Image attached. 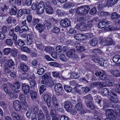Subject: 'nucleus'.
Segmentation results:
<instances>
[{
    "label": "nucleus",
    "mask_w": 120,
    "mask_h": 120,
    "mask_svg": "<svg viewBox=\"0 0 120 120\" xmlns=\"http://www.w3.org/2000/svg\"><path fill=\"white\" fill-rule=\"evenodd\" d=\"M90 8L88 5H84L78 8L76 10V13L79 15H83L89 12Z\"/></svg>",
    "instance_id": "1"
},
{
    "label": "nucleus",
    "mask_w": 120,
    "mask_h": 120,
    "mask_svg": "<svg viewBox=\"0 0 120 120\" xmlns=\"http://www.w3.org/2000/svg\"><path fill=\"white\" fill-rule=\"evenodd\" d=\"M51 26V24L50 22L47 21L44 23V25L39 23L38 24V30L40 33H41L43 30L44 28L48 30H49Z\"/></svg>",
    "instance_id": "2"
},
{
    "label": "nucleus",
    "mask_w": 120,
    "mask_h": 120,
    "mask_svg": "<svg viewBox=\"0 0 120 120\" xmlns=\"http://www.w3.org/2000/svg\"><path fill=\"white\" fill-rule=\"evenodd\" d=\"M51 82H52V83H50L51 85H53L52 78L50 76L48 75L46 73H45L42 76V79L41 81V83L46 85L48 83H49Z\"/></svg>",
    "instance_id": "3"
},
{
    "label": "nucleus",
    "mask_w": 120,
    "mask_h": 120,
    "mask_svg": "<svg viewBox=\"0 0 120 120\" xmlns=\"http://www.w3.org/2000/svg\"><path fill=\"white\" fill-rule=\"evenodd\" d=\"M94 74L97 76H99V79L100 80H105L107 78V77L105 71L102 70L95 71Z\"/></svg>",
    "instance_id": "4"
},
{
    "label": "nucleus",
    "mask_w": 120,
    "mask_h": 120,
    "mask_svg": "<svg viewBox=\"0 0 120 120\" xmlns=\"http://www.w3.org/2000/svg\"><path fill=\"white\" fill-rule=\"evenodd\" d=\"M64 107L65 109L68 112H71L72 114L74 115L76 113V112L75 111L73 112L72 110V106L71 102L69 101H66L64 103Z\"/></svg>",
    "instance_id": "5"
},
{
    "label": "nucleus",
    "mask_w": 120,
    "mask_h": 120,
    "mask_svg": "<svg viewBox=\"0 0 120 120\" xmlns=\"http://www.w3.org/2000/svg\"><path fill=\"white\" fill-rule=\"evenodd\" d=\"M92 59L94 62L99 63L102 67L104 66L105 60L103 58H100L97 56L96 55H94L92 56Z\"/></svg>",
    "instance_id": "6"
},
{
    "label": "nucleus",
    "mask_w": 120,
    "mask_h": 120,
    "mask_svg": "<svg viewBox=\"0 0 120 120\" xmlns=\"http://www.w3.org/2000/svg\"><path fill=\"white\" fill-rule=\"evenodd\" d=\"M60 23L61 26L64 28H66L70 26L71 22L69 19H65L61 20L60 22Z\"/></svg>",
    "instance_id": "7"
},
{
    "label": "nucleus",
    "mask_w": 120,
    "mask_h": 120,
    "mask_svg": "<svg viewBox=\"0 0 120 120\" xmlns=\"http://www.w3.org/2000/svg\"><path fill=\"white\" fill-rule=\"evenodd\" d=\"M108 99L114 103H117L118 100L116 94L112 92H110L108 97Z\"/></svg>",
    "instance_id": "8"
},
{
    "label": "nucleus",
    "mask_w": 120,
    "mask_h": 120,
    "mask_svg": "<svg viewBox=\"0 0 120 120\" xmlns=\"http://www.w3.org/2000/svg\"><path fill=\"white\" fill-rule=\"evenodd\" d=\"M54 89L56 91L59 93V95H61L63 91L62 85L60 83H58L55 85Z\"/></svg>",
    "instance_id": "9"
},
{
    "label": "nucleus",
    "mask_w": 120,
    "mask_h": 120,
    "mask_svg": "<svg viewBox=\"0 0 120 120\" xmlns=\"http://www.w3.org/2000/svg\"><path fill=\"white\" fill-rule=\"evenodd\" d=\"M51 95L48 94H46L44 96V98L45 101L48 107L49 108L50 107V98Z\"/></svg>",
    "instance_id": "10"
},
{
    "label": "nucleus",
    "mask_w": 120,
    "mask_h": 120,
    "mask_svg": "<svg viewBox=\"0 0 120 120\" xmlns=\"http://www.w3.org/2000/svg\"><path fill=\"white\" fill-rule=\"evenodd\" d=\"M20 87V83L18 82H16L14 83L13 88L12 89V91L14 93H16L19 92V90H16L15 89H18Z\"/></svg>",
    "instance_id": "11"
},
{
    "label": "nucleus",
    "mask_w": 120,
    "mask_h": 120,
    "mask_svg": "<svg viewBox=\"0 0 120 120\" xmlns=\"http://www.w3.org/2000/svg\"><path fill=\"white\" fill-rule=\"evenodd\" d=\"M30 89V87L28 84H24L22 86V90L25 95H27L29 93Z\"/></svg>",
    "instance_id": "12"
},
{
    "label": "nucleus",
    "mask_w": 120,
    "mask_h": 120,
    "mask_svg": "<svg viewBox=\"0 0 120 120\" xmlns=\"http://www.w3.org/2000/svg\"><path fill=\"white\" fill-rule=\"evenodd\" d=\"M119 0H108L105 6L109 7L115 4Z\"/></svg>",
    "instance_id": "13"
},
{
    "label": "nucleus",
    "mask_w": 120,
    "mask_h": 120,
    "mask_svg": "<svg viewBox=\"0 0 120 120\" xmlns=\"http://www.w3.org/2000/svg\"><path fill=\"white\" fill-rule=\"evenodd\" d=\"M52 101L56 109H58L59 107L58 100L55 96H53L52 98Z\"/></svg>",
    "instance_id": "14"
},
{
    "label": "nucleus",
    "mask_w": 120,
    "mask_h": 120,
    "mask_svg": "<svg viewBox=\"0 0 120 120\" xmlns=\"http://www.w3.org/2000/svg\"><path fill=\"white\" fill-rule=\"evenodd\" d=\"M108 21L104 20L99 22L98 25V27L101 29L103 28L106 26L108 24Z\"/></svg>",
    "instance_id": "15"
},
{
    "label": "nucleus",
    "mask_w": 120,
    "mask_h": 120,
    "mask_svg": "<svg viewBox=\"0 0 120 120\" xmlns=\"http://www.w3.org/2000/svg\"><path fill=\"white\" fill-rule=\"evenodd\" d=\"M114 110L112 109H107L106 110L105 113L107 116L111 117L113 115Z\"/></svg>",
    "instance_id": "16"
},
{
    "label": "nucleus",
    "mask_w": 120,
    "mask_h": 120,
    "mask_svg": "<svg viewBox=\"0 0 120 120\" xmlns=\"http://www.w3.org/2000/svg\"><path fill=\"white\" fill-rule=\"evenodd\" d=\"M20 69L24 72L27 71L29 68L28 66L26 64L23 63L20 64Z\"/></svg>",
    "instance_id": "17"
},
{
    "label": "nucleus",
    "mask_w": 120,
    "mask_h": 120,
    "mask_svg": "<svg viewBox=\"0 0 120 120\" xmlns=\"http://www.w3.org/2000/svg\"><path fill=\"white\" fill-rule=\"evenodd\" d=\"M98 39L95 38H94L91 39L89 41V43L91 46H95L97 44Z\"/></svg>",
    "instance_id": "18"
},
{
    "label": "nucleus",
    "mask_w": 120,
    "mask_h": 120,
    "mask_svg": "<svg viewBox=\"0 0 120 120\" xmlns=\"http://www.w3.org/2000/svg\"><path fill=\"white\" fill-rule=\"evenodd\" d=\"M110 74L114 76L119 77L120 75L119 71L117 70H111L109 71Z\"/></svg>",
    "instance_id": "19"
},
{
    "label": "nucleus",
    "mask_w": 120,
    "mask_h": 120,
    "mask_svg": "<svg viewBox=\"0 0 120 120\" xmlns=\"http://www.w3.org/2000/svg\"><path fill=\"white\" fill-rule=\"evenodd\" d=\"M17 11L16 8L15 6H12L10 11L9 13L11 15H16Z\"/></svg>",
    "instance_id": "20"
},
{
    "label": "nucleus",
    "mask_w": 120,
    "mask_h": 120,
    "mask_svg": "<svg viewBox=\"0 0 120 120\" xmlns=\"http://www.w3.org/2000/svg\"><path fill=\"white\" fill-rule=\"evenodd\" d=\"M15 44L19 47H22L25 44L24 41L22 40L19 39L15 43Z\"/></svg>",
    "instance_id": "21"
},
{
    "label": "nucleus",
    "mask_w": 120,
    "mask_h": 120,
    "mask_svg": "<svg viewBox=\"0 0 120 120\" xmlns=\"http://www.w3.org/2000/svg\"><path fill=\"white\" fill-rule=\"evenodd\" d=\"M27 43L29 45H30L32 43V36L30 34H28L27 36Z\"/></svg>",
    "instance_id": "22"
},
{
    "label": "nucleus",
    "mask_w": 120,
    "mask_h": 120,
    "mask_svg": "<svg viewBox=\"0 0 120 120\" xmlns=\"http://www.w3.org/2000/svg\"><path fill=\"white\" fill-rule=\"evenodd\" d=\"M75 49H73L69 50L67 52V56L68 57L70 58L73 55L75 52Z\"/></svg>",
    "instance_id": "23"
},
{
    "label": "nucleus",
    "mask_w": 120,
    "mask_h": 120,
    "mask_svg": "<svg viewBox=\"0 0 120 120\" xmlns=\"http://www.w3.org/2000/svg\"><path fill=\"white\" fill-rule=\"evenodd\" d=\"M111 18L112 19H117L120 17V15L116 12H113L111 15Z\"/></svg>",
    "instance_id": "24"
},
{
    "label": "nucleus",
    "mask_w": 120,
    "mask_h": 120,
    "mask_svg": "<svg viewBox=\"0 0 120 120\" xmlns=\"http://www.w3.org/2000/svg\"><path fill=\"white\" fill-rule=\"evenodd\" d=\"M18 52V50L17 49L15 48L12 49L11 53V56L14 57H16L17 55Z\"/></svg>",
    "instance_id": "25"
},
{
    "label": "nucleus",
    "mask_w": 120,
    "mask_h": 120,
    "mask_svg": "<svg viewBox=\"0 0 120 120\" xmlns=\"http://www.w3.org/2000/svg\"><path fill=\"white\" fill-rule=\"evenodd\" d=\"M7 65L9 68H11L15 65V64L12 59H10L8 60Z\"/></svg>",
    "instance_id": "26"
},
{
    "label": "nucleus",
    "mask_w": 120,
    "mask_h": 120,
    "mask_svg": "<svg viewBox=\"0 0 120 120\" xmlns=\"http://www.w3.org/2000/svg\"><path fill=\"white\" fill-rule=\"evenodd\" d=\"M86 105L88 108H90L92 110L94 109L95 108L94 105L91 101H90L89 102L87 103Z\"/></svg>",
    "instance_id": "27"
},
{
    "label": "nucleus",
    "mask_w": 120,
    "mask_h": 120,
    "mask_svg": "<svg viewBox=\"0 0 120 120\" xmlns=\"http://www.w3.org/2000/svg\"><path fill=\"white\" fill-rule=\"evenodd\" d=\"M30 94L31 98L33 100L37 98V93L36 92L34 91L33 90H31L30 91Z\"/></svg>",
    "instance_id": "28"
},
{
    "label": "nucleus",
    "mask_w": 120,
    "mask_h": 120,
    "mask_svg": "<svg viewBox=\"0 0 120 120\" xmlns=\"http://www.w3.org/2000/svg\"><path fill=\"white\" fill-rule=\"evenodd\" d=\"M101 93L103 96H106L109 94V91L107 88H104L101 90Z\"/></svg>",
    "instance_id": "29"
},
{
    "label": "nucleus",
    "mask_w": 120,
    "mask_h": 120,
    "mask_svg": "<svg viewBox=\"0 0 120 120\" xmlns=\"http://www.w3.org/2000/svg\"><path fill=\"white\" fill-rule=\"evenodd\" d=\"M46 12L49 14H51L53 13V11L52 7H48L45 8Z\"/></svg>",
    "instance_id": "30"
},
{
    "label": "nucleus",
    "mask_w": 120,
    "mask_h": 120,
    "mask_svg": "<svg viewBox=\"0 0 120 120\" xmlns=\"http://www.w3.org/2000/svg\"><path fill=\"white\" fill-rule=\"evenodd\" d=\"M54 26V25L52 32V33L56 34H58L60 31V29L59 27L55 26Z\"/></svg>",
    "instance_id": "31"
},
{
    "label": "nucleus",
    "mask_w": 120,
    "mask_h": 120,
    "mask_svg": "<svg viewBox=\"0 0 120 120\" xmlns=\"http://www.w3.org/2000/svg\"><path fill=\"white\" fill-rule=\"evenodd\" d=\"M19 98V99L21 102H24V101H26L25 96V95L23 94L20 93Z\"/></svg>",
    "instance_id": "32"
},
{
    "label": "nucleus",
    "mask_w": 120,
    "mask_h": 120,
    "mask_svg": "<svg viewBox=\"0 0 120 120\" xmlns=\"http://www.w3.org/2000/svg\"><path fill=\"white\" fill-rule=\"evenodd\" d=\"M120 59V56L118 55H115L113 58L112 60L113 62L117 63Z\"/></svg>",
    "instance_id": "33"
},
{
    "label": "nucleus",
    "mask_w": 120,
    "mask_h": 120,
    "mask_svg": "<svg viewBox=\"0 0 120 120\" xmlns=\"http://www.w3.org/2000/svg\"><path fill=\"white\" fill-rule=\"evenodd\" d=\"M64 88L65 91L67 92H70L72 90V88L69 86L64 85Z\"/></svg>",
    "instance_id": "34"
},
{
    "label": "nucleus",
    "mask_w": 120,
    "mask_h": 120,
    "mask_svg": "<svg viewBox=\"0 0 120 120\" xmlns=\"http://www.w3.org/2000/svg\"><path fill=\"white\" fill-rule=\"evenodd\" d=\"M83 98L86 101H87L89 100H92L93 98L90 94H89L83 97Z\"/></svg>",
    "instance_id": "35"
},
{
    "label": "nucleus",
    "mask_w": 120,
    "mask_h": 120,
    "mask_svg": "<svg viewBox=\"0 0 120 120\" xmlns=\"http://www.w3.org/2000/svg\"><path fill=\"white\" fill-rule=\"evenodd\" d=\"M75 108L76 110L81 111L82 108V104L80 102L78 103L76 105Z\"/></svg>",
    "instance_id": "36"
},
{
    "label": "nucleus",
    "mask_w": 120,
    "mask_h": 120,
    "mask_svg": "<svg viewBox=\"0 0 120 120\" xmlns=\"http://www.w3.org/2000/svg\"><path fill=\"white\" fill-rule=\"evenodd\" d=\"M52 73V76L54 78L59 79H60L59 72L56 71H53Z\"/></svg>",
    "instance_id": "37"
},
{
    "label": "nucleus",
    "mask_w": 120,
    "mask_h": 120,
    "mask_svg": "<svg viewBox=\"0 0 120 120\" xmlns=\"http://www.w3.org/2000/svg\"><path fill=\"white\" fill-rule=\"evenodd\" d=\"M5 43L7 45L10 46L12 45L13 44L12 40L10 38L7 39L5 41Z\"/></svg>",
    "instance_id": "38"
},
{
    "label": "nucleus",
    "mask_w": 120,
    "mask_h": 120,
    "mask_svg": "<svg viewBox=\"0 0 120 120\" xmlns=\"http://www.w3.org/2000/svg\"><path fill=\"white\" fill-rule=\"evenodd\" d=\"M30 85L31 86V88H32V87H33L35 90H37V89L36 87V88L34 87V86L36 85V84L35 82V81L33 80H31L30 81Z\"/></svg>",
    "instance_id": "39"
},
{
    "label": "nucleus",
    "mask_w": 120,
    "mask_h": 120,
    "mask_svg": "<svg viewBox=\"0 0 120 120\" xmlns=\"http://www.w3.org/2000/svg\"><path fill=\"white\" fill-rule=\"evenodd\" d=\"M62 51L61 47L60 45L57 46L56 48V53L57 54H58L60 53Z\"/></svg>",
    "instance_id": "40"
},
{
    "label": "nucleus",
    "mask_w": 120,
    "mask_h": 120,
    "mask_svg": "<svg viewBox=\"0 0 120 120\" xmlns=\"http://www.w3.org/2000/svg\"><path fill=\"white\" fill-rule=\"evenodd\" d=\"M29 75L28 73L22 74L20 75L19 78L22 79H26Z\"/></svg>",
    "instance_id": "41"
},
{
    "label": "nucleus",
    "mask_w": 120,
    "mask_h": 120,
    "mask_svg": "<svg viewBox=\"0 0 120 120\" xmlns=\"http://www.w3.org/2000/svg\"><path fill=\"white\" fill-rule=\"evenodd\" d=\"M23 52H26L28 53L30 52V49L26 46H23L21 48Z\"/></svg>",
    "instance_id": "42"
},
{
    "label": "nucleus",
    "mask_w": 120,
    "mask_h": 120,
    "mask_svg": "<svg viewBox=\"0 0 120 120\" xmlns=\"http://www.w3.org/2000/svg\"><path fill=\"white\" fill-rule=\"evenodd\" d=\"M57 14L59 16H63L64 15L65 12L61 10H60L59 9L57 10L56 11Z\"/></svg>",
    "instance_id": "43"
},
{
    "label": "nucleus",
    "mask_w": 120,
    "mask_h": 120,
    "mask_svg": "<svg viewBox=\"0 0 120 120\" xmlns=\"http://www.w3.org/2000/svg\"><path fill=\"white\" fill-rule=\"evenodd\" d=\"M81 111L80 112V114L83 116H85L86 113H89L90 112V111L86 109H84L82 110H81Z\"/></svg>",
    "instance_id": "44"
},
{
    "label": "nucleus",
    "mask_w": 120,
    "mask_h": 120,
    "mask_svg": "<svg viewBox=\"0 0 120 120\" xmlns=\"http://www.w3.org/2000/svg\"><path fill=\"white\" fill-rule=\"evenodd\" d=\"M46 87L45 85H42L40 87L39 89V91L40 94H41L45 90Z\"/></svg>",
    "instance_id": "45"
},
{
    "label": "nucleus",
    "mask_w": 120,
    "mask_h": 120,
    "mask_svg": "<svg viewBox=\"0 0 120 120\" xmlns=\"http://www.w3.org/2000/svg\"><path fill=\"white\" fill-rule=\"evenodd\" d=\"M21 27L22 33L24 31H27L29 30L28 27L26 26H21Z\"/></svg>",
    "instance_id": "46"
},
{
    "label": "nucleus",
    "mask_w": 120,
    "mask_h": 120,
    "mask_svg": "<svg viewBox=\"0 0 120 120\" xmlns=\"http://www.w3.org/2000/svg\"><path fill=\"white\" fill-rule=\"evenodd\" d=\"M60 59L62 61H65L67 60V58L65 55L63 54H61L60 56Z\"/></svg>",
    "instance_id": "47"
},
{
    "label": "nucleus",
    "mask_w": 120,
    "mask_h": 120,
    "mask_svg": "<svg viewBox=\"0 0 120 120\" xmlns=\"http://www.w3.org/2000/svg\"><path fill=\"white\" fill-rule=\"evenodd\" d=\"M52 49V47L49 46L46 47L44 49V51L45 52L47 53H50L51 52Z\"/></svg>",
    "instance_id": "48"
},
{
    "label": "nucleus",
    "mask_w": 120,
    "mask_h": 120,
    "mask_svg": "<svg viewBox=\"0 0 120 120\" xmlns=\"http://www.w3.org/2000/svg\"><path fill=\"white\" fill-rule=\"evenodd\" d=\"M81 34H75L74 36V38L77 40H81Z\"/></svg>",
    "instance_id": "49"
},
{
    "label": "nucleus",
    "mask_w": 120,
    "mask_h": 120,
    "mask_svg": "<svg viewBox=\"0 0 120 120\" xmlns=\"http://www.w3.org/2000/svg\"><path fill=\"white\" fill-rule=\"evenodd\" d=\"M45 72V70L42 68H41L38 69V74L42 75Z\"/></svg>",
    "instance_id": "50"
},
{
    "label": "nucleus",
    "mask_w": 120,
    "mask_h": 120,
    "mask_svg": "<svg viewBox=\"0 0 120 120\" xmlns=\"http://www.w3.org/2000/svg\"><path fill=\"white\" fill-rule=\"evenodd\" d=\"M90 14L92 15L95 14L96 12V8L94 7L90 10Z\"/></svg>",
    "instance_id": "51"
},
{
    "label": "nucleus",
    "mask_w": 120,
    "mask_h": 120,
    "mask_svg": "<svg viewBox=\"0 0 120 120\" xmlns=\"http://www.w3.org/2000/svg\"><path fill=\"white\" fill-rule=\"evenodd\" d=\"M49 64L51 66L56 67L59 66V65L57 63L55 62H51L49 63Z\"/></svg>",
    "instance_id": "52"
},
{
    "label": "nucleus",
    "mask_w": 120,
    "mask_h": 120,
    "mask_svg": "<svg viewBox=\"0 0 120 120\" xmlns=\"http://www.w3.org/2000/svg\"><path fill=\"white\" fill-rule=\"evenodd\" d=\"M21 27L19 26H17L15 28V32L19 31V33H22Z\"/></svg>",
    "instance_id": "53"
},
{
    "label": "nucleus",
    "mask_w": 120,
    "mask_h": 120,
    "mask_svg": "<svg viewBox=\"0 0 120 120\" xmlns=\"http://www.w3.org/2000/svg\"><path fill=\"white\" fill-rule=\"evenodd\" d=\"M32 35L33 37H34V43H35L36 45V46L38 48V45H37V41H38V39L37 38V36H36V35L35 34V33H33L32 34Z\"/></svg>",
    "instance_id": "54"
},
{
    "label": "nucleus",
    "mask_w": 120,
    "mask_h": 120,
    "mask_svg": "<svg viewBox=\"0 0 120 120\" xmlns=\"http://www.w3.org/2000/svg\"><path fill=\"white\" fill-rule=\"evenodd\" d=\"M11 49L7 48H5L4 49V54L6 55H8L9 54Z\"/></svg>",
    "instance_id": "55"
},
{
    "label": "nucleus",
    "mask_w": 120,
    "mask_h": 120,
    "mask_svg": "<svg viewBox=\"0 0 120 120\" xmlns=\"http://www.w3.org/2000/svg\"><path fill=\"white\" fill-rule=\"evenodd\" d=\"M92 52L94 53L101 54V51L100 49H97L93 50L92 51Z\"/></svg>",
    "instance_id": "56"
},
{
    "label": "nucleus",
    "mask_w": 120,
    "mask_h": 120,
    "mask_svg": "<svg viewBox=\"0 0 120 120\" xmlns=\"http://www.w3.org/2000/svg\"><path fill=\"white\" fill-rule=\"evenodd\" d=\"M56 113V111L54 109H52L50 110V114L51 117H53L55 116Z\"/></svg>",
    "instance_id": "57"
},
{
    "label": "nucleus",
    "mask_w": 120,
    "mask_h": 120,
    "mask_svg": "<svg viewBox=\"0 0 120 120\" xmlns=\"http://www.w3.org/2000/svg\"><path fill=\"white\" fill-rule=\"evenodd\" d=\"M110 13L107 12L101 11L100 12L101 15L106 16L109 15Z\"/></svg>",
    "instance_id": "58"
},
{
    "label": "nucleus",
    "mask_w": 120,
    "mask_h": 120,
    "mask_svg": "<svg viewBox=\"0 0 120 120\" xmlns=\"http://www.w3.org/2000/svg\"><path fill=\"white\" fill-rule=\"evenodd\" d=\"M83 91L85 93H87L89 92L90 90V88L89 87H83L82 88Z\"/></svg>",
    "instance_id": "59"
},
{
    "label": "nucleus",
    "mask_w": 120,
    "mask_h": 120,
    "mask_svg": "<svg viewBox=\"0 0 120 120\" xmlns=\"http://www.w3.org/2000/svg\"><path fill=\"white\" fill-rule=\"evenodd\" d=\"M24 13V11L22 9H19L17 15L18 17H20Z\"/></svg>",
    "instance_id": "60"
},
{
    "label": "nucleus",
    "mask_w": 120,
    "mask_h": 120,
    "mask_svg": "<svg viewBox=\"0 0 120 120\" xmlns=\"http://www.w3.org/2000/svg\"><path fill=\"white\" fill-rule=\"evenodd\" d=\"M3 87L5 92L8 94V91L7 88L8 86L7 84L4 83L3 85Z\"/></svg>",
    "instance_id": "61"
},
{
    "label": "nucleus",
    "mask_w": 120,
    "mask_h": 120,
    "mask_svg": "<svg viewBox=\"0 0 120 120\" xmlns=\"http://www.w3.org/2000/svg\"><path fill=\"white\" fill-rule=\"evenodd\" d=\"M37 3H33L32 5V8L33 10H35L36 9V12L37 13H38V9H37Z\"/></svg>",
    "instance_id": "62"
},
{
    "label": "nucleus",
    "mask_w": 120,
    "mask_h": 120,
    "mask_svg": "<svg viewBox=\"0 0 120 120\" xmlns=\"http://www.w3.org/2000/svg\"><path fill=\"white\" fill-rule=\"evenodd\" d=\"M45 114L48 113V111L46 106L44 105L41 106Z\"/></svg>",
    "instance_id": "63"
},
{
    "label": "nucleus",
    "mask_w": 120,
    "mask_h": 120,
    "mask_svg": "<svg viewBox=\"0 0 120 120\" xmlns=\"http://www.w3.org/2000/svg\"><path fill=\"white\" fill-rule=\"evenodd\" d=\"M5 35L4 33H2V31L0 32V40H2L4 39Z\"/></svg>",
    "instance_id": "64"
}]
</instances>
